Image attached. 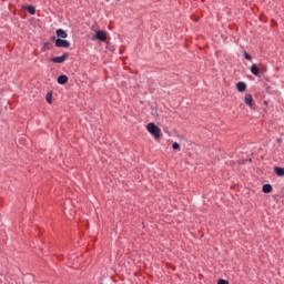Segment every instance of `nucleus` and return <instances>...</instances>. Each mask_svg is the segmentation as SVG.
<instances>
[{"label": "nucleus", "mask_w": 284, "mask_h": 284, "mask_svg": "<svg viewBox=\"0 0 284 284\" xmlns=\"http://www.w3.org/2000/svg\"><path fill=\"white\" fill-rule=\"evenodd\" d=\"M146 131L154 136L155 140H160L162 130L153 122L148 123Z\"/></svg>", "instance_id": "obj_1"}, {"label": "nucleus", "mask_w": 284, "mask_h": 284, "mask_svg": "<svg viewBox=\"0 0 284 284\" xmlns=\"http://www.w3.org/2000/svg\"><path fill=\"white\" fill-rule=\"evenodd\" d=\"M69 81V78L65 74L59 75L57 79L58 84L64 85Z\"/></svg>", "instance_id": "obj_5"}, {"label": "nucleus", "mask_w": 284, "mask_h": 284, "mask_svg": "<svg viewBox=\"0 0 284 284\" xmlns=\"http://www.w3.org/2000/svg\"><path fill=\"white\" fill-rule=\"evenodd\" d=\"M251 73L255 77L260 75V68L256 64L251 65Z\"/></svg>", "instance_id": "obj_9"}, {"label": "nucleus", "mask_w": 284, "mask_h": 284, "mask_svg": "<svg viewBox=\"0 0 284 284\" xmlns=\"http://www.w3.org/2000/svg\"><path fill=\"white\" fill-rule=\"evenodd\" d=\"M217 284H230V282L227 280H224V278H220L217 281Z\"/></svg>", "instance_id": "obj_14"}, {"label": "nucleus", "mask_w": 284, "mask_h": 284, "mask_svg": "<svg viewBox=\"0 0 284 284\" xmlns=\"http://www.w3.org/2000/svg\"><path fill=\"white\" fill-rule=\"evenodd\" d=\"M277 142L281 143V142H283V140L282 139H277Z\"/></svg>", "instance_id": "obj_17"}, {"label": "nucleus", "mask_w": 284, "mask_h": 284, "mask_svg": "<svg viewBox=\"0 0 284 284\" xmlns=\"http://www.w3.org/2000/svg\"><path fill=\"white\" fill-rule=\"evenodd\" d=\"M45 100H47V102H48L49 104L52 103V98H51V97L47 95Z\"/></svg>", "instance_id": "obj_16"}, {"label": "nucleus", "mask_w": 284, "mask_h": 284, "mask_svg": "<svg viewBox=\"0 0 284 284\" xmlns=\"http://www.w3.org/2000/svg\"><path fill=\"white\" fill-rule=\"evenodd\" d=\"M68 58H69V54L64 53L60 57H53L51 59V62L54 63V64H63L67 61Z\"/></svg>", "instance_id": "obj_3"}, {"label": "nucleus", "mask_w": 284, "mask_h": 284, "mask_svg": "<svg viewBox=\"0 0 284 284\" xmlns=\"http://www.w3.org/2000/svg\"><path fill=\"white\" fill-rule=\"evenodd\" d=\"M274 172L277 176L283 178L284 176V169L281 166H275Z\"/></svg>", "instance_id": "obj_10"}, {"label": "nucleus", "mask_w": 284, "mask_h": 284, "mask_svg": "<svg viewBox=\"0 0 284 284\" xmlns=\"http://www.w3.org/2000/svg\"><path fill=\"white\" fill-rule=\"evenodd\" d=\"M244 58H245V60H248V61L253 60L252 55L248 54L247 52L244 53Z\"/></svg>", "instance_id": "obj_15"}, {"label": "nucleus", "mask_w": 284, "mask_h": 284, "mask_svg": "<svg viewBox=\"0 0 284 284\" xmlns=\"http://www.w3.org/2000/svg\"><path fill=\"white\" fill-rule=\"evenodd\" d=\"M244 102L246 105H248L250 108H253V103H254V98L252 94H246Z\"/></svg>", "instance_id": "obj_7"}, {"label": "nucleus", "mask_w": 284, "mask_h": 284, "mask_svg": "<svg viewBox=\"0 0 284 284\" xmlns=\"http://www.w3.org/2000/svg\"><path fill=\"white\" fill-rule=\"evenodd\" d=\"M57 48H62V49H69L71 43L68 40H62L58 38L54 42Z\"/></svg>", "instance_id": "obj_4"}, {"label": "nucleus", "mask_w": 284, "mask_h": 284, "mask_svg": "<svg viewBox=\"0 0 284 284\" xmlns=\"http://www.w3.org/2000/svg\"><path fill=\"white\" fill-rule=\"evenodd\" d=\"M55 34L60 39H67L68 38V33L64 30H62V29H58L55 31Z\"/></svg>", "instance_id": "obj_8"}, {"label": "nucleus", "mask_w": 284, "mask_h": 284, "mask_svg": "<svg viewBox=\"0 0 284 284\" xmlns=\"http://www.w3.org/2000/svg\"><path fill=\"white\" fill-rule=\"evenodd\" d=\"M172 149H173V150H181L180 143H179V142H174V143L172 144Z\"/></svg>", "instance_id": "obj_13"}, {"label": "nucleus", "mask_w": 284, "mask_h": 284, "mask_svg": "<svg viewBox=\"0 0 284 284\" xmlns=\"http://www.w3.org/2000/svg\"><path fill=\"white\" fill-rule=\"evenodd\" d=\"M27 12H29V14H36V7H33V6H28V7H27Z\"/></svg>", "instance_id": "obj_12"}, {"label": "nucleus", "mask_w": 284, "mask_h": 284, "mask_svg": "<svg viewBox=\"0 0 284 284\" xmlns=\"http://www.w3.org/2000/svg\"><path fill=\"white\" fill-rule=\"evenodd\" d=\"M236 90L239 92L243 93L247 90V84L245 82H237L236 83Z\"/></svg>", "instance_id": "obj_6"}, {"label": "nucleus", "mask_w": 284, "mask_h": 284, "mask_svg": "<svg viewBox=\"0 0 284 284\" xmlns=\"http://www.w3.org/2000/svg\"><path fill=\"white\" fill-rule=\"evenodd\" d=\"M263 193L270 194L272 193V184H264L262 187Z\"/></svg>", "instance_id": "obj_11"}, {"label": "nucleus", "mask_w": 284, "mask_h": 284, "mask_svg": "<svg viewBox=\"0 0 284 284\" xmlns=\"http://www.w3.org/2000/svg\"><path fill=\"white\" fill-rule=\"evenodd\" d=\"M108 40V33L103 30L95 31L94 36H92V42H105Z\"/></svg>", "instance_id": "obj_2"}]
</instances>
